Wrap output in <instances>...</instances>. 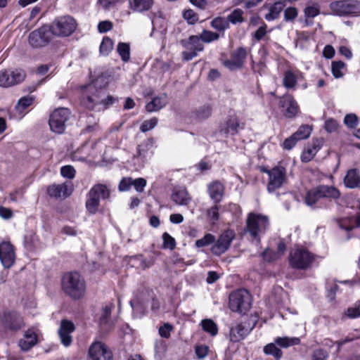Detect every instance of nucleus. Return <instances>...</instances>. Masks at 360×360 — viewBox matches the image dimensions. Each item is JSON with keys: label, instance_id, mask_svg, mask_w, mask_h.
Segmentation results:
<instances>
[{"label": "nucleus", "instance_id": "nucleus-57", "mask_svg": "<svg viewBox=\"0 0 360 360\" xmlns=\"http://www.w3.org/2000/svg\"><path fill=\"white\" fill-rule=\"evenodd\" d=\"M183 16L190 24H194L198 20V15L191 9L185 11Z\"/></svg>", "mask_w": 360, "mask_h": 360}, {"label": "nucleus", "instance_id": "nucleus-55", "mask_svg": "<svg viewBox=\"0 0 360 360\" xmlns=\"http://www.w3.org/2000/svg\"><path fill=\"white\" fill-rule=\"evenodd\" d=\"M315 149V145H313L311 148H305L301 155V160L304 162H308L311 161L314 157V150Z\"/></svg>", "mask_w": 360, "mask_h": 360}, {"label": "nucleus", "instance_id": "nucleus-15", "mask_svg": "<svg viewBox=\"0 0 360 360\" xmlns=\"http://www.w3.org/2000/svg\"><path fill=\"white\" fill-rule=\"evenodd\" d=\"M234 238L235 233L233 231H225L220 235L215 244L212 247V252L216 255L223 254L229 249Z\"/></svg>", "mask_w": 360, "mask_h": 360}, {"label": "nucleus", "instance_id": "nucleus-29", "mask_svg": "<svg viewBox=\"0 0 360 360\" xmlns=\"http://www.w3.org/2000/svg\"><path fill=\"white\" fill-rule=\"evenodd\" d=\"M37 342L36 333L32 330L28 329L25 331L24 338L19 341V346L23 351H27L34 347Z\"/></svg>", "mask_w": 360, "mask_h": 360}, {"label": "nucleus", "instance_id": "nucleus-25", "mask_svg": "<svg viewBox=\"0 0 360 360\" xmlns=\"http://www.w3.org/2000/svg\"><path fill=\"white\" fill-rule=\"evenodd\" d=\"M344 184L348 188H360V172L357 169H349L344 178Z\"/></svg>", "mask_w": 360, "mask_h": 360}, {"label": "nucleus", "instance_id": "nucleus-61", "mask_svg": "<svg viewBox=\"0 0 360 360\" xmlns=\"http://www.w3.org/2000/svg\"><path fill=\"white\" fill-rule=\"evenodd\" d=\"M298 141L299 140L297 138V136H295V135L293 134L292 136L287 138L284 141V142L283 143V148L287 149V150L292 149Z\"/></svg>", "mask_w": 360, "mask_h": 360}, {"label": "nucleus", "instance_id": "nucleus-48", "mask_svg": "<svg viewBox=\"0 0 360 360\" xmlns=\"http://www.w3.org/2000/svg\"><path fill=\"white\" fill-rule=\"evenodd\" d=\"M215 240V237L211 233H207L205 236L195 241V245L198 248H202L212 244Z\"/></svg>", "mask_w": 360, "mask_h": 360}, {"label": "nucleus", "instance_id": "nucleus-54", "mask_svg": "<svg viewBox=\"0 0 360 360\" xmlns=\"http://www.w3.org/2000/svg\"><path fill=\"white\" fill-rule=\"evenodd\" d=\"M162 240L165 248H169L170 250H173L175 248V240L168 233L165 232L162 234Z\"/></svg>", "mask_w": 360, "mask_h": 360}, {"label": "nucleus", "instance_id": "nucleus-34", "mask_svg": "<svg viewBox=\"0 0 360 360\" xmlns=\"http://www.w3.org/2000/svg\"><path fill=\"white\" fill-rule=\"evenodd\" d=\"M284 6L281 1L275 2L270 6L269 12L264 16L265 19L268 21H271L278 18Z\"/></svg>", "mask_w": 360, "mask_h": 360}, {"label": "nucleus", "instance_id": "nucleus-39", "mask_svg": "<svg viewBox=\"0 0 360 360\" xmlns=\"http://www.w3.org/2000/svg\"><path fill=\"white\" fill-rule=\"evenodd\" d=\"M300 340L298 338L279 337L275 339V343L281 347H288L297 345L300 343Z\"/></svg>", "mask_w": 360, "mask_h": 360}, {"label": "nucleus", "instance_id": "nucleus-16", "mask_svg": "<svg viewBox=\"0 0 360 360\" xmlns=\"http://www.w3.org/2000/svg\"><path fill=\"white\" fill-rule=\"evenodd\" d=\"M89 354L92 360H112V352L101 342L92 343L89 349Z\"/></svg>", "mask_w": 360, "mask_h": 360}, {"label": "nucleus", "instance_id": "nucleus-42", "mask_svg": "<svg viewBox=\"0 0 360 360\" xmlns=\"http://www.w3.org/2000/svg\"><path fill=\"white\" fill-rule=\"evenodd\" d=\"M264 352L266 354L272 355L276 360H279L282 355V351L276 346L274 343H269L264 347Z\"/></svg>", "mask_w": 360, "mask_h": 360}, {"label": "nucleus", "instance_id": "nucleus-27", "mask_svg": "<svg viewBox=\"0 0 360 360\" xmlns=\"http://www.w3.org/2000/svg\"><path fill=\"white\" fill-rule=\"evenodd\" d=\"M340 196V191L334 187L325 185L316 186V198H328L338 199Z\"/></svg>", "mask_w": 360, "mask_h": 360}, {"label": "nucleus", "instance_id": "nucleus-37", "mask_svg": "<svg viewBox=\"0 0 360 360\" xmlns=\"http://www.w3.org/2000/svg\"><path fill=\"white\" fill-rule=\"evenodd\" d=\"M114 307L115 306L112 303H108L103 307L98 318V323L100 326H103L108 324L110 319L111 311Z\"/></svg>", "mask_w": 360, "mask_h": 360}, {"label": "nucleus", "instance_id": "nucleus-58", "mask_svg": "<svg viewBox=\"0 0 360 360\" xmlns=\"http://www.w3.org/2000/svg\"><path fill=\"white\" fill-rule=\"evenodd\" d=\"M132 186H134L135 190L139 193H142L144 191V188L146 186V180L143 178H137L132 179Z\"/></svg>", "mask_w": 360, "mask_h": 360}, {"label": "nucleus", "instance_id": "nucleus-21", "mask_svg": "<svg viewBox=\"0 0 360 360\" xmlns=\"http://www.w3.org/2000/svg\"><path fill=\"white\" fill-rule=\"evenodd\" d=\"M280 103L284 111V115L287 117H294L299 112V106L290 95L284 96L281 99Z\"/></svg>", "mask_w": 360, "mask_h": 360}, {"label": "nucleus", "instance_id": "nucleus-22", "mask_svg": "<svg viewBox=\"0 0 360 360\" xmlns=\"http://www.w3.org/2000/svg\"><path fill=\"white\" fill-rule=\"evenodd\" d=\"M171 199L176 205L186 206L191 202L192 198L186 188L175 187L172 191Z\"/></svg>", "mask_w": 360, "mask_h": 360}, {"label": "nucleus", "instance_id": "nucleus-63", "mask_svg": "<svg viewBox=\"0 0 360 360\" xmlns=\"http://www.w3.org/2000/svg\"><path fill=\"white\" fill-rule=\"evenodd\" d=\"M112 22L110 20H103L98 23V30L101 33H105L112 28Z\"/></svg>", "mask_w": 360, "mask_h": 360}, {"label": "nucleus", "instance_id": "nucleus-7", "mask_svg": "<svg viewBox=\"0 0 360 360\" xmlns=\"http://www.w3.org/2000/svg\"><path fill=\"white\" fill-rule=\"evenodd\" d=\"M360 3L355 0H341L332 2L330 8L333 14L345 15H359Z\"/></svg>", "mask_w": 360, "mask_h": 360}, {"label": "nucleus", "instance_id": "nucleus-46", "mask_svg": "<svg viewBox=\"0 0 360 360\" xmlns=\"http://www.w3.org/2000/svg\"><path fill=\"white\" fill-rule=\"evenodd\" d=\"M312 127L309 125H302L298 130L294 133L298 140L305 139L308 138L312 131Z\"/></svg>", "mask_w": 360, "mask_h": 360}, {"label": "nucleus", "instance_id": "nucleus-19", "mask_svg": "<svg viewBox=\"0 0 360 360\" xmlns=\"http://www.w3.org/2000/svg\"><path fill=\"white\" fill-rule=\"evenodd\" d=\"M15 259L13 245L9 242H2L0 244V260L2 265L8 269L13 264Z\"/></svg>", "mask_w": 360, "mask_h": 360}, {"label": "nucleus", "instance_id": "nucleus-30", "mask_svg": "<svg viewBox=\"0 0 360 360\" xmlns=\"http://www.w3.org/2000/svg\"><path fill=\"white\" fill-rule=\"evenodd\" d=\"M167 103V96L162 94L160 96L155 97L150 102L147 103L146 109L148 112H155L164 108Z\"/></svg>", "mask_w": 360, "mask_h": 360}, {"label": "nucleus", "instance_id": "nucleus-36", "mask_svg": "<svg viewBox=\"0 0 360 360\" xmlns=\"http://www.w3.org/2000/svg\"><path fill=\"white\" fill-rule=\"evenodd\" d=\"M244 11L240 8H236L232 11L226 18L229 25L230 24H240L245 21L243 17Z\"/></svg>", "mask_w": 360, "mask_h": 360}, {"label": "nucleus", "instance_id": "nucleus-64", "mask_svg": "<svg viewBox=\"0 0 360 360\" xmlns=\"http://www.w3.org/2000/svg\"><path fill=\"white\" fill-rule=\"evenodd\" d=\"M324 127L330 133L335 131L338 127V123L333 119H329L326 121Z\"/></svg>", "mask_w": 360, "mask_h": 360}, {"label": "nucleus", "instance_id": "nucleus-38", "mask_svg": "<svg viewBox=\"0 0 360 360\" xmlns=\"http://www.w3.org/2000/svg\"><path fill=\"white\" fill-rule=\"evenodd\" d=\"M345 63L342 61H333L331 65L332 74L335 78H341L345 75Z\"/></svg>", "mask_w": 360, "mask_h": 360}, {"label": "nucleus", "instance_id": "nucleus-52", "mask_svg": "<svg viewBox=\"0 0 360 360\" xmlns=\"http://www.w3.org/2000/svg\"><path fill=\"white\" fill-rule=\"evenodd\" d=\"M158 118L153 117L150 120H145L141 126V130L143 132H146L153 129L158 124Z\"/></svg>", "mask_w": 360, "mask_h": 360}, {"label": "nucleus", "instance_id": "nucleus-24", "mask_svg": "<svg viewBox=\"0 0 360 360\" xmlns=\"http://www.w3.org/2000/svg\"><path fill=\"white\" fill-rule=\"evenodd\" d=\"M154 5V0H128V8L133 13H144L150 11Z\"/></svg>", "mask_w": 360, "mask_h": 360}, {"label": "nucleus", "instance_id": "nucleus-31", "mask_svg": "<svg viewBox=\"0 0 360 360\" xmlns=\"http://www.w3.org/2000/svg\"><path fill=\"white\" fill-rule=\"evenodd\" d=\"M152 155V144L148 141H144L138 146L136 158L144 161L150 158Z\"/></svg>", "mask_w": 360, "mask_h": 360}, {"label": "nucleus", "instance_id": "nucleus-20", "mask_svg": "<svg viewBox=\"0 0 360 360\" xmlns=\"http://www.w3.org/2000/svg\"><path fill=\"white\" fill-rule=\"evenodd\" d=\"M73 191V186L71 182H65L61 184H53L47 189L48 194L53 198H68Z\"/></svg>", "mask_w": 360, "mask_h": 360}, {"label": "nucleus", "instance_id": "nucleus-5", "mask_svg": "<svg viewBox=\"0 0 360 360\" xmlns=\"http://www.w3.org/2000/svg\"><path fill=\"white\" fill-rule=\"evenodd\" d=\"M110 197V191L103 184L94 186L88 193V199L86 202V207L89 212L95 214L97 212L101 199H107Z\"/></svg>", "mask_w": 360, "mask_h": 360}, {"label": "nucleus", "instance_id": "nucleus-33", "mask_svg": "<svg viewBox=\"0 0 360 360\" xmlns=\"http://www.w3.org/2000/svg\"><path fill=\"white\" fill-rule=\"evenodd\" d=\"M298 75L297 73L291 70H288L285 72L283 84L286 89H293L297 82Z\"/></svg>", "mask_w": 360, "mask_h": 360}, {"label": "nucleus", "instance_id": "nucleus-8", "mask_svg": "<svg viewBox=\"0 0 360 360\" xmlns=\"http://www.w3.org/2000/svg\"><path fill=\"white\" fill-rule=\"evenodd\" d=\"M263 172L269 176L267 191L269 193L274 192L287 183L286 170L282 166H276L271 169H264Z\"/></svg>", "mask_w": 360, "mask_h": 360}, {"label": "nucleus", "instance_id": "nucleus-23", "mask_svg": "<svg viewBox=\"0 0 360 360\" xmlns=\"http://www.w3.org/2000/svg\"><path fill=\"white\" fill-rule=\"evenodd\" d=\"M75 330V326L72 322L63 320L61 321L60 327L58 330V334L61 340V342L68 347L70 345L72 342V337L70 333Z\"/></svg>", "mask_w": 360, "mask_h": 360}, {"label": "nucleus", "instance_id": "nucleus-44", "mask_svg": "<svg viewBox=\"0 0 360 360\" xmlns=\"http://www.w3.org/2000/svg\"><path fill=\"white\" fill-rule=\"evenodd\" d=\"M34 101V98L30 96H24L21 98L15 106L16 110L22 114L23 111L28 108Z\"/></svg>", "mask_w": 360, "mask_h": 360}, {"label": "nucleus", "instance_id": "nucleus-26", "mask_svg": "<svg viewBox=\"0 0 360 360\" xmlns=\"http://www.w3.org/2000/svg\"><path fill=\"white\" fill-rule=\"evenodd\" d=\"M240 123L236 116H229L226 123L219 127V131L224 134L235 135L238 134Z\"/></svg>", "mask_w": 360, "mask_h": 360}, {"label": "nucleus", "instance_id": "nucleus-6", "mask_svg": "<svg viewBox=\"0 0 360 360\" xmlns=\"http://www.w3.org/2000/svg\"><path fill=\"white\" fill-rule=\"evenodd\" d=\"M269 226V219L266 216L250 213L246 221V231L253 238H257L264 233Z\"/></svg>", "mask_w": 360, "mask_h": 360}, {"label": "nucleus", "instance_id": "nucleus-59", "mask_svg": "<svg viewBox=\"0 0 360 360\" xmlns=\"http://www.w3.org/2000/svg\"><path fill=\"white\" fill-rule=\"evenodd\" d=\"M132 179L131 177L123 178L119 184V190L120 191H128L132 186Z\"/></svg>", "mask_w": 360, "mask_h": 360}, {"label": "nucleus", "instance_id": "nucleus-18", "mask_svg": "<svg viewBox=\"0 0 360 360\" xmlns=\"http://www.w3.org/2000/svg\"><path fill=\"white\" fill-rule=\"evenodd\" d=\"M255 323L250 325V323L241 322L230 328V340L233 342H239L243 340L253 329Z\"/></svg>", "mask_w": 360, "mask_h": 360}, {"label": "nucleus", "instance_id": "nucleus-60", "mask_svg": "<svg viewBox=\"0 0 360 360\" xmlns=\"http://www.w3.org/2000/svg\"><path fill=\"white\" fill-rule=\"evenodd\" d=\"M207 217L212 220L213 222H215L219 219V207L217 205H214L207 211Z\"/></svg>", "mask_w": 360, "mask_h": 360}, {"label": "nucleus", "instance_id": "nucleus-17", "mask_svg": "<svg viewBox=\"0 0 360 360\" xmlns=\"http://www.w3.org/2000/svg\"><path fill=\"white\" fill-rule=\"evenodd\" d=\"M1 320L4 327L10 330H20L24 326L22 318L15 311L4 313Z\"/></svg>", "mask_w": 360, "mask_h": 360}, {"label": "nucleus", "instance_id": "nucleus-2", "mask_svg": "<svg viewBox=\"0 0 360 360\" xmlns=\"http://www.w3.org/2000/svg\"><path fill=\"white\" fill-rule=\"evenodd\" d=\"M62 288L70 297L79 300L85 295L86 283L78 272H69L63 277Z\"/></svg>", "mask_w": 360, "mask_h": 360}, {"label": "nucleus", "instance_id": "nucleus-1", "mask_svg": "<svg viewBox=\"0 0 360 360\" xmlns=\"http://www.w3.org/2000/svg\"><path fill=\"white\" fill-rule=\"evenodd\" d=\"M114 101L112 96L106 95L104 88H97L91 84L86 86L83 91L81 103L87 109L101 110L112 105Z\"/></svg>", "mask_w": 360, "mask_h": 360}, {"label": "nucleus", "instance_id": "nucleus-13", "mask_svg": "<svg viewBox=\"0 0 360 360\" xmlns=\"http://www.w3.org/2000/svg\"><path fill=\"white\" fill-rule=\"evenodd\" d=\"M312 256L304 249H297L290 252L289 262L293 268L305 269L312 261Z\"/></svg>", "mask_w": 360, "mask_h": 360}, {"label": "nucleus", "instance_id": "nucleus-62", "mask_svg": "<svg viewBox=\"0 0 360 360\" xmlns=\"http://www.w3.org/2000/svg\"><path fill=\"white\" fill-rule=\"evenodd\" d=\"M173 327L169 323H165L159 328V334L161 337L168 338L170 336V333Z\"/></svg>", "mask_w": 360, "mask_h": 360}, {"label": "nucleus", "instance_id": "nucleus-41", "mask_svg": "<svg viewBox=\"0 0 360 360\" xmlns=\"http://www.w3.org/2000/svg\"><path fill=\"white\" fill-rule=\"evenodd\" d=\"M202 329L212 336H215L218 333L217 324L211 319H204L201 322Z\"/></svg>", "mask_w": 360, "mask_h": 360}, {"label": "nucleus", "instance_id": "nucleus-28", "mask_svg": "<svg viewBox=\"0 0 360 360\" xmlns=\"http://www.w3.org/2000/svg\"><path fill=\"white\" fill-rule=\"evenodd\" d=\"M224 191V187L223 184L219 181H213L208 186V192L210 197L215 202H219L222 200Z\"/></svg>", "mask_w": 360, "mask_h": 360}, {"label": "nucleus", "instance_id": "nucleus-49", "mask_svg": "<svg viewBox=\"0 0 360 360\" xmlns=\"http://www.w3.org/2000/svg\"><path fill=\"white\" fill-rule=\"evenodd\" d=\"M345 314L352 319L360 317V300L349 307Z\"/></svg>", "mask_w": 360, "mask_h": 360}, {"label": "nucleus", "instance_id": "nucleus-47", "mask_svg": "<svg viewBox=\"0 0 360 360\" xmlns=\"http://www.w3.org/2000/svg\"><path fill=\"white\" fill-rule=\"evenodd\" d=\"M305 23L307 25H311L314 23V18L315 17V7L309 6L304 8Z\"/></svg>", "mask_w": 360, "mask_h": 360}, {"label": "nucleus", "instance_id": "nucleus-3", "mask_svg": "<svg viewBox=\"0 0 360 360\" xmlns=\"http://www.w3.org/2000/svg\"><path fill=\"white\" fill-rule=\"evenodd\" d=\"M252 297L245 289H239L229 296V308L231 311L245 314L251 307Z\"/></svg>", "mask_w": 360, "mask_h": 360}, {"label": "nucleus", "instance_id": "nucleus-10", "mask_svg": "<svg viewBox=\"0 0 360 360\" xmlns=\"http://www.w3.org/2000/svg\"><path fill=\"white\" fill-rule=\"evenodd\" d=\"M70 115V110L66 108L55 110L50 116L49 126L51 131L61 134L65 130V124Z\"/></svg>", "mask_w": 360, "mask_h": 360}, {"label": "nucleus", "instance_id": "nucleus-45", "mask_svg": "<svg viewBox=\"0 0 360 360\" xmlns=\"http://www.w3.org/2000/svg\"><path fill=\"white\" fill-rule=\"evenodd\" d=\"M112 48H113L112 40L108 37H105L103 39V41L100 45L101 53L104 56H107L112 50Z\"/></svg>", "mask_w": 360, "mask_h": 360}, {"label": "nucleus", "instance_id": "nucleus-51", "mask_svg": "<svg viewBox=\"0 0 360 360\" xmlns=\"http://www.w3.org/2000/svg\"><path fill=\"white\" fill-rule=\"evenodd\" d=\"M344 123L347 127L354 129L358 124L357 116L353 113L346 115L344 118Z\"/></svg>", "mask_w": 360, "mask_h": 360}, {"label": "nucleus", "instance_id": "nucleus-14", "mask_svg": "<svg viewBox=\"0 0 360 360\" xmlns=\"http://www.w3.org/2000/svg\"><path fill=\"white\" fill-rule=\"evenodd\" d=\"M248 56V51L245 47H238L234 50L231 58L224 61V65L230 70H235L243 68L246 58Z\"/></svg>", "mask_w": 360, "mask_h": 360}, {"label": "nucleus", "instance_id": "nucleus-50", "mask_svg": "<svg viewBox=\"0 0 360 360\" xmlns=\"http://www.w3.org/2000/svg\"><path fill=\"white\" fill-rule=\"evenodd\" d=\"M338 224L341 229L346 231L352 230L356 226L354 218L338 219Z\"/></svg>", "mask_w": 360, "mask_h": 360}, {"label": "nucleus", "instance_id": "nucleus-40", "mask_svg": "<svg viewBox=\"0 0 360 360\" xmlns=\"http://www.w3.org/2000/svg\"><path fill=\"white\" fill-rule=\"evenodd\" d=\"M199 37L201 41L209 44L217 41L220 38V34L210 30H203Z\"/></svg>", "mask_w": 360, "mask_h": 360}, {"label": "nucleus", "instance_id": "nucleus-53", "mask_svg": "<svg viewBox=\"0 0 360 360\" xmlns=\"http://www.w3.org/2000/svg\"><path fill=\"white\" fill-rule=\"evenodd\" d=\"M75 169L71 165H65L60 168V174L63 177L72 179L75 176Z\"/></svg>", "mask_w": 360, "mask_h": 360}, {"label": "nucleus", "instance_id": "nucleus-9", "mask_svg": "<svg viewBox=\"0 0 360 360\" xmlns=\"http://www.w3.org/2000/svg\"><path fill=\"white\" fill-rule=\"evenodd\" d=\"M181 44L186 49L182 52L183 59L187 61L196 57L198 53L204 49V45L197 35H191L187 40H181Z\"/></svg>", "mask_w": 360, "mask_h": 360}, {"label": "nucleus", "instance_id": "nucleus-4", "mask_svg": "<svg viewBox=\"0 0 360 360\" xmlns=\"http://www.w3.org/2000/svg\"><path fill=\"white\" fill-rule=\"evenodd\" d=\"M77 23L70 15L56 18L49 26L52 34L57 37H68L76 30Z\"/></svg>", "mask_w": 360, "mask_h": 360}, {"label": "nucleus", "instance_id": "nucleus-35", "mask_svg": "<svg viewBox=\"0 0 360 360\" xmlns=\"http://www.w3.org/2000/svg\"><path fill=\"white\" fill-rule=\"evenodd\" d=\"M267 28V25L262 22L257 30L252 34V40L256 42H259L262 40L268 41L269 38L267 36V34L270 31H268Z\"/></svg>", "mask_w": 360, "mask_h": 360}, {"label": "nucleus", "instance_id": "nucleus-43", "mask_svg": "<svg viewBox=\"0 0 360 360\" xmlns=\"http://www.w3.org/2000/svg\"><path fill=\"white\" fill-rule=\"evenodd\" d=\"M117 51L123 61L127 62L129 60L130 48L128 44L120 42L117 46Z\"/></svg>", "mask_w": 360, "mask_h": 360}, {"label": "nucleus", "instance_id": "nucleus-56", "mask_svg": "<svg viewBox=\"0 0 360 360\" xmlns=\"http://www.w3.org/2000/svg\"><path fill=\"white\" fill-rule=\"evenodd\" d=\"M298 15V12L296 8L289 7L284 11V19L286 21L294 20Z\"/></svg>", "mask_w": 360, "mask_h": 360}, {"label": "nucleus", "instance_id": "nucleus-12", "mask_svg": "<svg viewBox=\"0 0 360 360\" xmlns=\"http://www.w3.org/2000/svg\"><path fill=\"white\" fill-rule=\"evenodd\" d=\"M51 33L49 27L44 25L30 34L29 43L34 48L44 46L50 40Z\"/></svg>", "mask_w": 360, "mask_h": 360}, {"label": "nucleus", "instance_id": "nucleus-32", "mask_svg": "<svg viewBox=\"0 0 360 360\" xmlns=\"http://www.w3.org/2000/svg\"><path fill=\"white\" fill-rule=\"evenodd\" d=\"M211 27L215 30L218 31L220 34L223 37L225 30L229 29L230 26L228 21L224 17H217L212 20L210 22Z\"/></svg>", "mask_w": 360, "mask_h": 360}, {"label": "nucleus", "instance_id": "nucleus-11", "mask_svg": "<svg viewBox=\"0 0 360 360\" xmlns=\"http://www.w3.org/2000/svg\"><path fill=\"white\" fill-rule=\"evenodd\" d=\"M25 78V72L20 69L3 70L0 71V86L9 87L22 82Z\"/></svg>", "mask_w": 360, "mask_h": 360}]
</instances>
